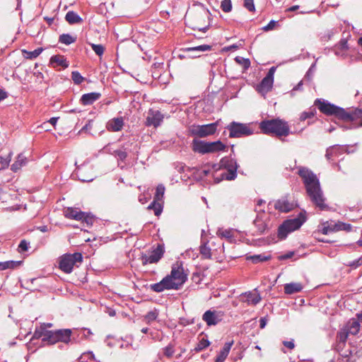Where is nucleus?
I'll list each match as a JSON object with an SVG mask.
<instances>
[{
	"label": "nucleus",
	"instance_id": "nucleus-1",
	"mask_svg": "<svg viewBox=\"0 0 362 362\" xmlns=\"http://www.w3.org/2000/svg\"><path fill=\"white\" fill-rule=\"evenodd\" d=\"M298 175L301 177L306 192L316 208L321 211L329 209L326 204V198L320 187V180L317 175L309 168L299 166L297 168Z\"/></svg>",
	"mask_w": 362,
	"mask_h": 362
},
{
	"label": "nucleus",
	"instance_id": "nucleus-2",
	"mask_svg": "<svg viewBox=\"0 0 362 362\" xmlns=\"http://www.w3.org/2000/svg\"><path fill=\"white\" fill-rule=\"evenodd\" d=\"M187 279L182 264L177 262L173 264L170 274L164 277L160 282L150 285L154 292L160 293L165 290H178Z\"/></svg>",
	"mask_w": 362,
	"mask_h": 362
},
{
	"label": "nucleus",
	"instance_id": "nucleus-3",
	"mask_svg": "<svg viewBox=\"0 0 362 362\" xmlns=\"http://www.w3.org/2000/svg\"><path fill=\"white\" fill-rule=\"evenodd\" d=\"M314 104L322 113L334 115L344 121H354L362 117V110L361 109L346 110L323 99L315 100Z\"/></svg>",
	"mask_w": 362,
	"mask_h": 362
},
{
	"label": "nucleus",
	"instance_id": "nucleus-4",
	"mask_svg": "<svg viewBox=\"0 0 362 362\" xmlns=\"http://www.w3.org/2000/svg\"><path fill=\"white\" fill-rule=\"evenodd\" d=\"M259 129L265 134H272L278 137L286 136L290 133L288 123L279 118L262 121L259 123Z\"/></svg>",
	"mask_w": 362,
	"mask_h": 362
},
{
	"label": "nucleus",
	"instance_id": "nucleus-5",
	"mask_svg": "<svg viewBox=\"0 0 362 362\" xmlns=\"http://www.w3.org/2000/svg\"><path fill=\"white\" fill-rule=\"evenodd\" d=\"M237 168L238 165L232 158H223L220 161V169L221 172L219 174L214 175V182L219 183L223 180H233L237 177Z\"/></svg>",
	"mask_w": 362,
	"mask_h": 362
},
{
	"label": "nucleus",
	"instance_id": "nucleus-6",
	"mask_svg": "<svg viewBox=\"0 0 362 362\" xmlns=\"http://www.w3.org/2000/svg\"><path fill=\"white\" fill-rule=\"evenodd\" d=\"M305 221V212L299 213L296 218L284 221L278 228V238L281 240L285 239L290 233L299 229Z\"/></svg>",
	"mask_w": 362,
	"mask_h": 362
},
{
	"label": "nucleus",
	"instance_id": "nucleus-7",
	"mask_svg": "<svg viewBox=\"0 0 362 362\" xmlns=\"http://www.w3.org/2000/svg\"><path fill=\"white\" fill-rule=\"evenodd\" d=\"M192 148L194 152L204 155L223 151L226 150V146L221 141L209 142L194 139L192 143Z\"/></svg>",
	"mask_w": 362,
	"mask_h": 362
},
{
	"label": "nucleus",
	"instance_id": "nucleus-8",
	"mask_svg": "<svg viewBox=\"0 0 362 362\" xmlns=\"http://www.w3.org/2000/svg\"><path fill=\"white\" fill-rule=\"evenodd\" d=\"M71 329H61L55 331L45 330L40 336L42 337V341L54 344L57 342L68 344L71 340Z\"/></svg>",
	"mask_w": 362,
	"mask_h": 362
},
{
	"label": "nucleus",
	"instance_id": "nucleus-9",
	"mask_svg": "<svg viewBox=\"0 0 362 362\" xmlns=\"http://www.w3.org/2000/svg\"><path fill=\"white\" fill-rule=\"evenodd\" d=\"M227 129L229 131V137L230 138L248 136L255 133V129L250 124L232 122L228 125Z\"/></svg>",
	"mask_w": 362,
	"mask_h": 362
},
{
	"label": "nucleus",
	"instance_id": "nucleus-10",
	"mask_svg": "<svg viewBox=\"0 0 362 362\" xmlns=\"http://www.w3.org/2000/svg\"><path fill=\"white\" fill-rule=\"evenodd\" d=\"M218 127V122H214L207 124H193L189 127V132L191 135L199 137L204 138L209 136L214 135Z\"/></svg>",
	"mask_w": 362,
	"mask_h": 362
},
{
	"label": "nucleus",
	"instance_id": "nucleus-11",
	"mask_svg": "<svg viewBox=\"0 0 362 362\" xmlns=\"http://www.w3.org/2000/svg\"><path fill=\"white\" fill-rule=\"evenodd\" d=\"M82 259V255L79 252L65 254L60 257L59 268L64 272L69 274L72 272L74 265L78 262H81Z\"/></svg>",
	"mask_w": 362,
	"mask_h": 362
},
{
	"label": "nucleus",
	"instance_id": "nucleus-12",
	"mask_svg": "<svg viewBox=\"0 0 362 362\" xmlns=\"http://www.w3.org/2000/svg\"><path fill=\"white\" fill-rule=\"evenodd\" d=\"M165 252L163 245L158 244L150 254H144L141 259L143 265L148 264H156L163 257Z\"/></svg>",
	"mask_w": 362,
	"mask_h": 362
},
{
	"label": "nucleus",
	"instance_id": "nucleus-13",
	"mask_svg": "<svg viewBox=\"0 0 362 362\" xmlns=\"http://www.w3.org/2000/svg\"><path fill=\"white\" fill-rule=\"evenodd\" d=\"M276 71V67L272 66L269 70L267 76L262 80L259 85L257 86V91L262 95L267 94L271 90L274 83V74Z\"/></svg>",
	"mask_w": 362,
	"mask_h": 362
},
{
	"label": "nucleus",
	"instance_id": "nucleus-14",
	"mask_svg": "<svg viewBox=\"0 0 362 362\" xmlns=\"http://www.w3.org/2000/svg\"><path fill=\"white\" fill-rule=\"evenodd\" d=\"M223 316V313L221 311L209 310L204 313L202 320L208 326H212L216 325L221 322Z\"/></svg>",
	"mask_w": 362,
	"mask_h": 362
},
{
	"label": "nucleus",
	"instance_id": "nucleus-15",
	"mask_svg": "<svg viewBox=\"0 0 362 362\" xmlns=\"http://www.w3.org/2000/svg\"><path fill=\"white\" fill-rule=\"evenodd\" d=\"M274 207L279 212L288 213L294 209L295 204L290 202L286 197H284L275 201L274 202Z\"/></svg>",
	"mask_w": 362,
	"mask_h": 362
},
{
	"label": "nucleus",
	"instance_id": "nucleus-16",
	"mask_svg": "<svg viewBox=\"0 0 362 362\" xmlns=\"http://www.w3.org/2000/svg\"><path fill=\"white\" fill-rule=\"evenodd\" d=\"M163 120V115L158 110H150L146 117V125L158 127Z\"/></svg>",
	"mask_w": 362,
	"mask_h": 362
},
{
	"label": "nucleus",
	"instance_id": "nucleus-17",
	"mask_svg": "<svg viewBox=\"0 0 362 362\" xmlns=\"http://www.w3.org/2000/svg\"><path fill=\"white\" fill-rule=\"evenodd\" d=\"M262 298L256 290L246 292L240 296V300L247 305H256L261 300Z\"/></svg>",
	"mask_w": 362,
	"mask_h": 362
},
{
	"label": "nucleus",
	"instance_id": "nucleus-18",
	"mask_svg": "<svg viewBox=\"0 0 362 362\" xmlns=\"http://www.w3.org/2000/svg\"><path fill=\"white\" fill-rule=\"evenodd\" d=\"M327 226H329V230L330 233L337 232L339 230H345L350 231L352 228V226L349 223H346L343 222H334V221H326Z\"/></svg>",
	"mask_w": 362,
	"mask_h": 362
},
{
	"label": "nucleus",
	"instance_id": "nucleus-19",
	"mask_svg": "<svg viewBox=\"0 0 362 362\" xmlns=\"http://www.w3.org/2000/svg\"><path fill=\"white\" fill-rule=\"evenodd\" d=\"M124 124L123 117H115L107 122L106 128L110 132H119L122 129Z\"/></svg>",
	"mask_w": 362,
	"mask_h": 362
},
{
	"label": "nucleus",
	"instance_id": "nucleus-20",
	"mask_svg": "<svg viewBox=\"0 0 362 362\" xmlns=\"http://www.w3.org/2000/svg\"><path fill=\"white\" fill-rule=\"evenodd\" d=\"M101 94L96 92L86 93L81 96L80 101L83 105H89L98 100Z\"/></svg>",
	"mask_w": 362,
	"mask_h": 362
},
{
	"label": "nucleus",
	"instance_id": "nucleus-21",
	"mask_svg": "<svg viewBox=\"0 0 362 362\" xmlns=\"http://www.w3.org/2000/svg\"><path fill=\"white\" fill-rule=\"evenodd\" d=\"M64 213L67 218L79 221L83 218V212L76 208L69 207L64 210Z\"/></svg>",
	"mask_w": 362,
	"mask_h": 362
},
{
	"label": "nucleus",
	"instance_id": "nucleus-22",
	"mask_svg": "<svg viewBox=\"0 0 362 362\" xmlns=\"http://www.w3.org/2000/svg\"><path fill=\"white\" fill-rule=\"evenodd\" d=\"M303 286L300 283L292 282L284 285V293L287 295L299 293L302 291Z\"/></svg>",
	"mask_w": 362,
	"mask_h": 362
},
{
	"label": "nucleus",
	"instance_id": "nucleus-23",
	"mask_svg": "<svg viewBox=\"0 0 362 362\" xmlns=\"http://www.w3.org/2000/svg\"><path fill=\"white\" fill-rule=\"evenodd\" d=\"M65 19L69 24H81L83 22V19L73 11L66 13Z\"/></svg>",
	"mask_w": 362,
	"mask_h": 362
},
{
	"label": "nucleus",
	"instance_id": "nucleus-24",
	"mask_svg": "<svg viewBox=\"0 0 362 362\" xmlns=\"http://www.w3.org/2000/svg\"><path fill=\"white\" fill-rule=\"evenodd\" d=\"M233 344V341L225 343L223 349L221 350L219 354L217 355L216 358L221 359L223 361H225L230 352V350Z\"/></svg>",
	"mask_w": 362,
	"mask_h": 362
},
{
	"label": "nucleus",
	"instance_id": "nucleus-25",
	"mask_svg": "<svg viewBox=\"0 0 362 362\" xmlns=\"http://www.w3.org/2000/svg\"><path fill=\"white\" fill-rule=\"evenodd\" d=\"M254 225L257 228L258 234H262L265 232L267 228V225L265 221L262 220V218L257 216L255 220L254 221Z\"/></svg>",
	"mask_w": 362,
	"mask_h": 362
},
{
	"label": "nucleus",
	"instance_id": "nucleus-26",
	"mask_svg": "<svg viewBox=\"0 0 362 362\" xmlns=\"http://www.w3.org/2000/svg\"><path fill=\"white\" fill-rule=\"evenodd\" d=\"M21 261H6L0 262V271H3L7 269H14L19 267L21 264Z\"/></svg>",
	"mask_w": 362,
	"mask_h": 362
},
{
	"label": "nucleus",
	"instance_id": "nucleus-27",
	"mask_svg": "<svg viewBox=\"0 0 362 362\" xmlns=\"http://www.w3.org/2000/svg\"><path fill=\"white\" fill-rule=\"evenodd\" d=\"M199 252L202 255V257L204 259H211V250L207 245L206 242H203L199 247Z\"/></svg>",
	"mask_w": 362,
	"mask_h": 362
},
{
	"label": "nucleus",
	"instance_id": "nucleus-28",
	"mask_svg": "<svg viewBox=\"0 0 362 362\" xmlns=\"http://www.w3.org/2000/svg\"><path fill=\"white\" fill-rule=\"evenodd\" d=\"M216 234L218 237L227 240H231L234 237L233 229L218 228Z\"/></svg>",
	"mask_w": 362,
	"mask_h": 362
},
{
	"label": "nucleus",
	"instance_id": "nucleus-29",
	"mask_svg": "<svg viewBox=\"0 0 362 362\" xmlns=\"http://www.w3.org/2000/svg\"><path fill=\"white\" fill-rule=\"evenodd\" d=\"M50 63L56 64L57 66H61L64 67L68 66V64L66 63L64 57L62 55L52 56L50 59Z\"/></svg>",
	"mask_w": 362,
	"mask_h": 362
},
{
	"label": "nucleus",
	"instance_id": "nucleus-30",
	"mask_svg": "<svg viewBox=\"0 0 362 362\" xmlns=\"http://www.w3.org/2000/svg\"><path fill=\"white\" fill-rule=\"evenodd\" d=\"M43 51L42 47H38L33 51H27L25 49L22 50L24 57L26 59H33L37 58Z\"/></svg>",
	"mask_w": 362,
	"mask_h": 362
},
{
	"label": "nucleus",
	"instance_id": "nucleus-31",
	"mask_svg": "<svg viewBox=\"0 0 362 362\" xmlns=\"http://www.w3.org/2000/svg\"><path fill=\"white\" fill-rule=\"evenodd\" d=\"M359 321L354 320L349 322V325L345 328L349 334L352 335L356 334L360 330Z\"/></svg>",
	"mask_w": 362,
	"mask_h": 362
},
{
	"label": "nucleus",
	"instance_id": "nucleus-32",
	"mask_svg": "<svg viewBox=\"0 0 362 362\" xmlns=\"http://www.w3.org/2000/svg\"><path fill=\"white\" fill-rule=\"evenodd\" d=\"M76 40V37H74L69 34H62L59 36V42L66 45H71V43L75 42Z\"/></svg>",
	"mask_w": 362,
	"mask_h": 362
},
{
	"label": "nucleus",
	"instance_id": "nucleus-33",
	"mask_svg": "<svg viewBox=\"0 0 362 362\" xmlns=\"http://www.w3.org/2000/svg\"><path fill=\"white\" fill-rule=\"evenodd\" d=\"M115 156L118 160L124 161L127 157V148L124 145L122 148L114 150Z\"/></svg>",
	"mask_w": 362,
	"mask_h": 362
},
{
	"label": "nucleus",
	"instance_id": "nucleus-34",
	"mask_svg": "<svg viewBox=\"0 0 362 362\" xmlns=\"http://www.w3.org/2000/svg\"><path fill=\"white\" fill-rule=\"evenodd\" d=\"M316 112V108L313 106L310 107L308 110L300 114V119L304 121L306 119L312 118L315 115Z\"/></svg>",
	"mask_w": 362,
	"mask_h": 362
},
{
	"label": "nucleus",
	"instance_id": "nucleus-35",
	"mask_svg": "<svg viewBox=\"0 0 362 362\" xmlns=\"http://www.w3.org/2000/svg\"><path fill=\"white\" fill-rule=\"evenodd\" d=\"M340 147L338 146H333L328 148L326 151L325 156L328 160H331L332 157L337 156L339 155V151Z\"/></svg>",
	"mask_w": 362,
	"mask_h": 362
},
{
	"label": "nucleus",
	"instance_id": "nucleus-36",
	"mask_svg": "<svg viewBox=\"0 0 362 362\" xmlns=\"http://www.w3.org/2000/svg\"><path fill=\"white\" fill-rule=\"evenodd\" d=\"M211 49V46L208 45H202L196 47H190L186 48L187 52H206Z\"/></svg>",
	"mask_w": 362,
	"mask_h": 362
},
{
	"label": "nucleus",
	"instance_id": "nucleus-37",
	"mask_svg": "<svg viewBox=\"0 0 362 362\" xmlns=\"http://www.w3.org/2000/svg\"><path fill=\"white\" fill-rule=\"evenodd\" d=\"M247 259H251L253 263L257 264L259 262H263L269 260L270 259V257L262 255H258L248 257Z\"/></svg>",
	"mask_w": 362,
	"mask_h": 362
},
{
	"label": "nucleus",
	"instance_id": "nucleus-38",
	"mask_svg": "<svg viewBox=\"0 0 362 362\" xmlns=\"http://www.w3.org/2000/svg\"><path fill=\"white\" fill-rule=\"evenodd\" d=\"M158 316V311L156 309L149 311L145 315V320L147 323H151V322L156 320Z\"/></svg>",
	"mask_w": 362,
	"mask_h": 362
},
{
	"label": "nucleus",
	"instance_id": "nucleus-39",
	"mask_svg": "<svg viewBox=\"0 0 362 362\" xmlns=\"http://www.w3.org/2000/svg\"><path fill=\"white\" fill-rule=\"evenodd\" d=\"M210 345V342L207 339L202 338L199 343L197 344V346L195 347V350L197 351H200L203 350L204 349L208 347Z\"/></svg>",
	"mask_w": 362,
	"mask_h": 362
},
{
	"label": "nucleus",
	"instance_id": "nucleus-40",
	"mask_svg": "<svg viewBox=\"0 0 362 362\" xmlns=\"http://www.w3.org/2000/svg\"><path fill=\"white\" fill-rule=\"evenodd\" d=\"M165 192V187L163 185H158L156 187L154 200H160Z\"/></svg>",
	"mask_w": 362,
	"mask_h": 362
},
{
	"label": "nucleus",
	"instance_id": "nucleus-41",
	"mask_svg": "<svg viewBox=\"0 0 362 362\" xmlns=\"http://www.w3.org/2000/svg\"><path fill=\"white\" fill-rule=\"evenodd\" d=\"M221 8L223 11L228 13L232 10L231 0H223L221 4Z\"/></svg>",
	"mask_w": 362,
	"mask_h": 362
},
{
	"label": "nucleus",
	"instance_id": "nucleus-42",
	"mask_svg": "<svg viewBox=\"0 0 362 362\" xmlns=\"http://www.w3.org/2000/svg\"><path fill=\"white\" fill-rule=\"evenodd\" d=\"M235 61L239 64L242 65L244 69H247L250 66V61L248 59H245L243 57H235Z\"/></svg>",
	"mask_w": 362,
	"mask_h": 362
},
{
	"label": "nucleus",
	"instance_id": "nucleus-43",
	"mask_svg": "<svg viewBox=\"0 0 362 362\" xmlns=\"http://www.w3.org/2000/svg\"><path fill=\"white\" fill-rule=\"evenodd\" d=\"M71 78L75 84L79 85L83 81L84 78L78 71H73L71 73Z\"/></svg>",
	"mask_w": 362,
	"mask_h": 362
},
{
	"label": "nucleus",
	"instance_id": "nucleus-44",
	"mask_svg": "<svg viewBox=\"0 0 362 362\" xmlns=\"http://www.w3.org/2000/svg\"><path fill=\"white\" fill-rule=\"evenodd\" d=\"M349 334V332H347V330L344 328L337 334V340L339 342L344 343L346 341Z\"/></svg>",
	"mask_w": 362,
	"mask_h": 362
},
{
	"label": "nucleus",
	"instance_id": "nucleus-45",
	"mask_svg": "<svg viewBox=\"0 0 362 362\" xmlns=\"http://www.w3.org/2000/svg\"><path fill=\"white\" fill-rule=\"evenodd\" d=\"M93 50L95 52V53L100 57L104 53V50H105V47H103V45H95V44H93V43H91L90 44Z\"/></svg>",
	"mask_w": 362,
	"mask_h": 362
},
{
	"label": "nucleus",
	"instance_id": "nucleus-46",
	"mask_svg": "<svg viewBox=\"0 0 362 362\" xmlns=\"http://www.w3.org/2000/svg\"><path fill=\"white\" fill-rule=\"evenodd\" d=\"M148 209H153L154 210V214L156 216H159L161 214L162 209L161 206L159 204H156V200H154L148 207Z\"/></svg>",
	"mask_w": 362,
	"mask_h": 362
},
{
	"label": "nucleus",
	"instance_id": "nucleus-47",
	"mask_svg": "<svg viewBox=\"0 0 362 362\" xmlns=\"http://www.w3.org/2000/svg\"><path fill=\"white\" fill-rule=\"evenodd\" d=\"M12 153L10 152L6 158H4L3 156L0 157V163L1 164V168L5 169L9 165V163L11 160Z\"/></svg>",
	"mask_w": 362,
	"mask_h": 362
},
{
	"label": "nucleus",
	"instance_id": "nucleus-48",
	"mask_svg": "<svg viewBox=\"0 0 362 362\" xmlns=\"http://www.w3.org/2000/svg\"><path fill=\"white\" fill-rule=\"evenodd\" d=\"M174 353V346L171 344H168L167 346L163 348V354L168 358L172 357Z\"/></svg>",
	"mask_w": 362,
	"mask_h": 362
},
{
	"label": "nucleus",
	"instance_id": "nucleus-49",
	"mask_svg": "<svg viewBox=\"0 0 362 362\" xmlns=\"http://www.w3.org/2000/svg\"><path fill=\"white\" fill-rule=\"evenodd\" d=\"M80 221H81L83 223H86L87 226H92L94 221V218L93 216L83 212V218H82Z\"/></svg>",
	"mask_w": 362,
	"mask_h": 362
},
{
	"label": "nucleus",
	"instance_id": "nucleus-50",
	"mask_svg": "<svg viewBox=\"0 0 362 362\" xmlns=\"http://www.w3.org/2000/svg\"><path fill=\"white\" fill-rule=\"evenodd\" d=\"M244 6L250 12L255 11V10L253 0H244Z\"/></svg>",
	"mask_w": 362,
	"mask_h": 362
},
{
	"label": "nucleus",
	"instance_id": "nucleus-51",
	"mask_svg": "<svg viewBox=\"0 0 362 362\" xmlns=\"http://www.w3.org/2000/svg\"><path fill=\"white\" fill-rule=\"evenodd\" d=\"M328 228H329V226H327V223H325V222H324L323 223L321 224V226H320L318 227V232L321 233L324 235H327V234L330 233V231Z\"/></svg>",
	"mask_w": 362,
	"mask_h": 362
},
{
	"label": "nucleus",
	"instance_id": "nucleus-52",
	"mask_svg": "<svg viewBox=\"0 0 362 362\" xmlns=\"http://www.w3.org/2000/svg\"><path fill=\"white\" fill-rule=\"evenodd\" d=\"M276 25H277V22L274 20H272L266 26H264L263 28V30L264 31L272 30L276 27Z\"/></svg>",
	"mask_w": 362,
	"mask_h": 362
},
{
	"label": "nucleus",
	"instance_id": "nucleus-53",
	"mask_svg": "<svg viewBox=\"0 0 362 362\" xmlns=\"http://www.w3.org/2000/svg\"><path fill=\"white\" fill-rule=\"evenodd\" d=\"M18 247L21 251L25 252L28 250V243L25 240H23L21 241Z\"/></svg>",
	"mask_w": 362,
	"mask_h": 362
},
{
	"label": "nucleus",
	"instance_id": "nucleus-54",
	"mask_svg": "<svg viewBox=\"0 0 362 362\" xmlns=\"http://www.w3.org/2000/svg\"><path fill=\"white\" fill-rule=\"evenodd\" d=\"M114 148H112L111 144H107L103 148V151L106 153H109L115 156Z\"/></svg>",
	"mask_w": 362,
	"mask_h": 362
},
{
	"label": "nucleus",
	"instance_id": "nucleus-55",
	"mask_svg": "<svg viewBox=\"0 0 362 362\" xmlns=\"http://www.w3.org/2000/svg\"><path fill=\"white\" fill-rule=\"evenodd\" d=\"M283 344L285 347L290 350H292L295 348L294 341L293 339L291 341H284Z\"/></svg>",
	"mask_w": 362,
	"mask_h": 362
},
{
	"label": "nucleus",
	"instance_id": "nucleus-56",
	"mask_svg": "<svg viewBox=\"0 0 362 362\" xmlns=\"http://www.w3.org/2000/svg\"><path fill=\"white\" fill-rule=\"evenodd\" d=\"M337 49H340L341 50H346L348 49L347 41L345 40H342L339 42Z\"/></svg>",
	"mask_w": 362,
	"mask_h": 362
},
{
	"label": "nucleus",
	"instance_id": "nucleus-57",
	"mask_svg": "<svg viewBox=\"0 0 362 362\" xmlns=\"http://www.w3.org/2000/svg\"><path fill=\"white\" fill-rule=\"evenodd\" d=\"M16 161H17L18 163H21L23 166L26 163V158L23 154H19Z\"/></svg>",
	"mask_w": 362,
	"mask_h": 362
},
{
	"label": "nucleus",
	"instance_id": "nucleus-58",
	"mask_svg": "<svg viewBox=\"0 0 362 362\" xmlns=\"http://www.w3.org/2000/svg\"><path fill=\"white\" fill-rule=\"evenodd\" d=\"M294 255V252H288L280 257V259H287L291 258Z\"/></svg>",
	"mask_w": 362,
	"mask_h": 362
},
{
	"label": "nucleus",
	"instance_id": "nucleus-59",
	"mask_svg": "<svg viewBox=\"0 0 362 362\" xmlns=\"http://www.w3.org/2000/svg\"><path fill=\"white\" fill-rule=\"evenodd\" d=\"M22 167L21 163H18L17 161H15L14 163L11 165V170L14 172H16Z\"/></svg>",
	"mask_w": 362,
	"mask_h": 362
},
{
	"label": "nucleus",
	"instance_id": "nucleus-60",
	"mask_svg": "<svg viewBox=\"0 0 362 362\" xmlns=\"http://www.w3.org/2000/svg\"><path fill=\"white\" fill-rule=\"evenodd\" d=\"M22 167L21 163H18L17 161H15L14 163L11 165V170L14 172H16Z\"/></svg>",
	"mask_w": 362,
	"mask_h": 362
},
{
	"label": "nucleus",
	"instance_id": "nucleus-61",
	"mask_svg": "<svg viewBox=\"0 0 362 362\" xmlns=\"http://www.w3.org/2000/svg\"><path fill=\"white\" fill-rule=\"evenodd\" d=\"M361 264H362V259L359 258L356 261L353 262L350 265L351 267H354V268H356L358 266L361 265Z\"/></svg>",
	"mask_w": 362,
	"mask_h": 362
},
{
	"label": "nucleus",
	"instance_id": "nucleus-62",
	"mask_svg": "<svg viewBox=\"0 0 362 362\" xmlns=\"http://www.w3.org/2000/svg\"><path fill=\"white\" fill-rule=\"evenodd\" d=\"M7 93L0 89V100H3L7 98Z\"/></svg>",
	"mask_w": 362,
	"mask_h": 362
},
{
	"label": "nucleus",
	"instance_id": "nucleus-63",
	"mask_svg": "<svg viewBox=\"0 0 362 362\" xmlns=\"http://www.w3.org/2000/svg\"><path fill=\"white\" fill-rule=\"evenodd\" d=\"M267 320L265 318H261L259 320V327L263 329L266 326Z\"/></svg>",
	"mask_w": 362,
	"mask_h": 362
},
{
	"label": "nucleus",
	"instance_id": "nucleus-64",
	"mask_svg": "<svg viewBox=\"0 0 362 362\" xmlns=\"http://www.w3.org/2000/svg\"><path fill=\"white\" fill-rule=\"evenodd\" d=\"M92 128L90 121L88 122V124H86L82 129L81 131H88V129H90Z\"/></svg>",
	"mask_w": 362,
	"mask_h": 362
}]
</instances>
